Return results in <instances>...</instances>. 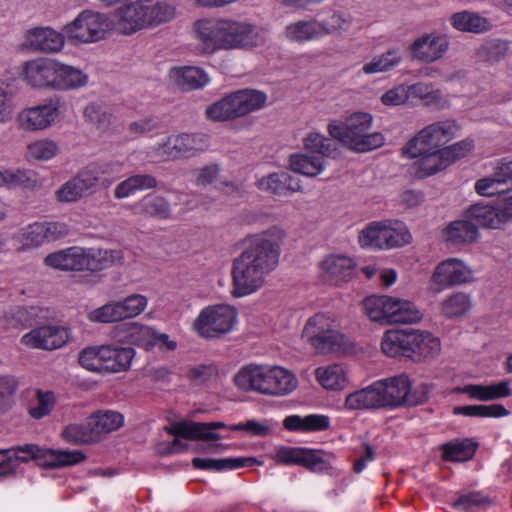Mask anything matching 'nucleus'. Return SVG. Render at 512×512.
Masks as SVG:
<instances>
[{"label": "nucleus", "instance_id": "nucleus-1", "mask_svg": "<svg viewBox=\"0 0 512 512\" xmlns=\"http://www.w3.org/2000/svg\"><path fill=\"white\" fill-rule=\"evenodd\" d=\"M279 256L280 245L272 234L265 232L250 238L233 261L232 295L242 297L260 288L265 275L278 265Z\"/></svg>", "mask_w": 512, "mask_h": 512}, {"label": "nucleus", "instance_id": "nucleus-2", "mask_svg": "<svg viewBox=\"0 0 512 512\" xmlns=\"http://www.w3.org/2000/svg\"><path fill=\"white\" fill-rule=\"evenodd\" d=\"M328 131L332 139L319 133H309L307 135L304 139L305 148L311 153L319 154V156L292 154L289 157V167L293 172L309 177L320 174L325 165L323 158H336L338 155L334 140L338 142L339 146L352 150V124L349 119L330 122Z\"/></svg>", "mask_w": 512, "mask_h": 512}, {"label": "nucleus", "instance_id": "nucleus-3", "mask_svg": "<svg viewBox=\"0 0 512 512\" xmlns=\"http://www.w3.org/2000/svg\"><path fill=\"white\" fill-rule=\"evenodd\" d=\"M195 30L202 51L207 54L220 49L256 47L263 41L254 26L232 20H199L195 23Z\"/></svg>", "mask_w": 512, "mask_h": 512}, {"label": "nucleus", "instance_id": "nucleus-4", "mask_svg": "<svg viewBox=\"0 0 512 512\" xmlns=\"http://www.w3.org/2000/svg\"><path fill=\"white\" fill-rule=\"evenodd\" d=\"M381 349L388 357L427 363L439 355L441 344L430 332L408 328L386 331Z\"/></svg>", "mask_w": 512, "mask_h": 512}, {"label": "nucleus", "instance_id": "nucleus-5", "mask_svg": "<svg viewBox=\"0 0 512 512\" xmlns=\"http://www.w3.org/2000/svg\"><path fill=\"white\" fill-rule=\"evenodd\" d=\"M233 381L235 386L242 391H257L272 396L287 395L298 385L296 377L282 367L267 368L255 364L242 367L234 376Z\"/></svg>", "mask_w": 512, "mask_h": 512}, {"label": "nucleus", "instance_id": "nucleus-6", "mask_svg": "<svg viewBox=\"0 0 512 512\" xmlns=\"http://www.w3.org/2000/svg\"><path fill=\"white\" fill-rule=\"evenodd\" d=\"M121 259L120 251L73 246L48 254L44 258V263L61 271L98 272L120 262Z\"/></svg>", "mask_w": 512, "mask_h": 512}, {"label": "nucleus", "instance_id": "nucleus-7", "mask_svg": "<svg viewBox=\"0 0 512 512\" xmlns=\"http://www.w3.org/2000/svg\"><path fill=\"white\" fill-rule=\"evenodd\" d=\"M47 310L37 306L18 307L14 320L23 327H34L22 337V343L37 349L53 350L68 341V331L64 327L44 325Z\"/></svg>", "mask_w": 512, "mask_h": 512}, {"label": "nucleus", "instance_id": "nucleus-8", "mask_svg": "<svg viewBox=\"0 0 512 512\" xmlns=\"http://www.w3.org/2000/svg\"><path fill=\"white\" fill-rule=\"evenodd\" d=\"M363 308L370 320L381 324H411L422 319L414 303L386 295L365 298Z\"/></svg>", "mask_w": 512, "mask_h": 512}, {"label": "nucleus", "instance_id": "nucleus-9", "mask_svg": "<svg viewBox=\"0 0 512 512\" xmlns=\"http://www.w3.org/2000/svg\"><path fill=\"white\" fill-rule=\"evenodd\" d=\"M267 95L259 90L243 89L230 93L209 105L206 116L213 121H228L263 108Z\"/></svg>", "mask_w": 512, "mask_h": 512}, {"label": "nucleus", "instance_id": "nucleus-10", "mask_svg": "<svg viewBox=\"0 0 512 512\" xmlns=\"http://www.w3.org/2000/svg\"><path fill=\"white\" fill-rule=\"evenodd\" d=\"M378 382L384 407L415 406L428 400L429 385L421 383L412 388V382L405 373Z\"/></svg>", "mask_w": 512, "mask_h": 512}, {"label": "nucleus", "instance_id": "nucleus-11", "mask_svg": "<svg viewBox=\"0 0 512 512\" xmlns=\"http://www.w3.org/2000/svg\"><path fill=\"white\" fill-rule=\"evenodd\" d=\"M12 450L16 462L28 463L32 460L44 469L72 466L86 459V455L80 450H54L32 443L12 446Z\"/></svg>", "mask_w": 512, "mask_h": 512}, {"label": "nucleus", "instance_id": "nucleus-12", "mask_svg": "<svg viewBox=\"0 0 512 512\" xmlns=\"http://www.w3.org/2000/svg\"><path fill=\"white\" fill-rule=\"evenodd\" d=\"M459 125L455 120L446 119L432 123L423 128L403 148V155L416 158L418 154L427 153L430 150L441 149L457 134Z\"/></svg>", "mask_w": 512, "mask_h": 512}, {"label": "nucleus", "instance_id": "nucleus-13", "mask_svg": "<svg viewBox=\"0 0 512 512\" xmlns=\"http://www.w3.org/2000/svg\"><path fill=\"white\" fill-rule=\"evenodd\" d=\"M302 338L311 344L318 354L339 352L344 345V335L331 329L324 314H315L307 321Z\"/></svg>", "mask_w": 512, "mask_h": 512}, {"label": "nucleus", "instance_id": "nucleus-14", "mask_svg": "<svg viewBox=\"0 0 512 512\" xmlns=\"http://www.w3.org/2000/svg\"><path fill=\"white\" fill-rule=\"evenodd\" d=\"M236 310L228 305H215L203 309L194 326L200 336L216 338L228 333L234 326Z\"/></svg>", "mask_w": 512, "mask_h": 512}, {"label": "nucleus", "instance_id": "nucleus-15", "mask_svg": "<svg viewBox=\"0 0 512 512\" xmlns=\"http://www.w3.org/2000/svg\"><path fill=\"white\" fill-rule=\"evenodd\" d=\"M323 450L282 446L276 451V461L284 465H299L312 472H324L331 468Z\"/></svg>", "mask_w": 512, "mask_h": 512}, {"label": "nucleus", "instance_id": "nucleus-16", "mask_svg": "<svg viewBox=\"0 0 512 512\" xmlns=\"http://www.w3.org/2000/svg\"><path fill=\"white\" fill-rule=\"evenodd\" d=\"M98 181V167L91 164L56 191L57 200L60 202L77 201L79 198L92 193V189Z\"/></svg>", "mask_w": 512, "mask_h": 512}, {"label": "nucleus", "instance_id": "nucleus-17", "mask_svg": "<svg viewBox=\"0 0 512 512\" xmlns=\"http://www.w3.org/2000/svg\"><path fill=\"white\" fill-rule=\"evenodd\" d=\"M431 282L437 286L436 291L468 283L472 280V271L462 261L451 258L440 262L431 275Z\"/></svg>", "mask_w": 512, "mask_h": 512}, {"label": "nucleus", "instance_id": "nucleus-18", "mask_svg": "<svg viewBox=\"0 0 512 512\" xmlns=\"http://www.w3.org/2000/svg\"><path fill=\"white\" fill-rule=\"evenodd\" d=\"M58 61L39 58L23 64L26 83L35 88L56 89Z\"/></svg>", "mask_w": 512, "mask_h": 512}, {"label": "nucleus", "instance_id": "nucleus-19", "mask_svg": "<svg viewBox=\"0 0 512 512\" xmlns=\"http://www.w3.org/2000/svg\"><path fill=\"white\" fill-rule=\"evenodd\" d=\"M449 45L446 35L432 32L415 39L410 45V51L415 59L424 63H432L445 55Z\"/></svg>", "mask_w": 512, "mask_h": 512}, {"label": "nucleus", "instance_id": "nucleus-20", "mask_svg": "<svg viewBox=\"0 0 512 512\" xmlns=\"http://www.w3.org/2000/svg\"><path fill=\"white\" fill-rule=\"evenodd\" d=\"M465 212L477 231L479 228L499 229L506 223L499 201L495 205L479 202L470 205Z\"/></svg>", "mask_w": 512, "mask_h": 512}, {"label": "nucleus", "instance_id": "nucleus-21", "mask_svg": "<svg viewBox=\"0 0 512 512\" xmlns=\"http://www.w3.org/2000/svg\"><path fill=\"white\" fill-rule=\"evenodd\" d=\"M115 31L129 35L146 26L143 0L124 5L113 16Z\"/></svg>", "mask_w": 512, "mask_h": 512}, {"label": "nucleus", "instance_id": "nucleus-22", "mask_svg": "<svg viewBox=\"0 0 512 512\" xmlns=\"http://www.w3.org/2000/svg\"><path fill=\"white\" fill-rule=\"evenodd\" d=\"M321 279L330 285H340L352 278V259L344 255H330L321 262Z\"/></svg>", "mask_w": 512, "mask_h": 512}, {"label": "nucleus", "instance_id": "nucleus-23", "mask_svg": "<svg viewBox=\"0 0 512 512\" xmlns=\"http://www.w3.org/2000/svg\"><path fill=\"white\" fill-rule=\"evenodd\" d=\"M77 23L84 22L88 27V34L81 36V42H95L107 37V34L114 31V21L106 14L85 10L77 18Z\"/></svg>", "mask_w": 512, "mask_h": 512}, {"label": "nucleus", "instance_id": "nucleus-24", "mask_svg": "<svg viewBox=\"0 0 512 512\" xmlns=\"http://www.w3.org/2000/svg\"><path fill=\"white\" fill-rule=\"evenodd\" d=\"M63 45L64 36L49 27H36L27 32L26 46L34 51L57 52Z\"/></svg>", "mask_w": 512, "mask_h": 512}, {"label": "nucleus", "instance_id": "nucleus-25", "mask_svg": "<svg viewBox=\"0 0 512 512\" xmlns=\"http://www.w3.org/2000/svg\"><path fill=\"white\" fill-rule=\"evenodd\" d=\"M57 103L29 108L20 114L21 126L26 130H42L47 128L58 116Z\"/></svg>", "mask_w": 512, "mask_h": 512}, {"label": "nucleus", "instance_id": "nucleus-26", "mask_svg": "<svg viewBox=\"0 0 512 512\" xmlns=\"http://www.w3.org/2000/svg\"><path fill=\"white\" fill-rule=\"evenodd\" d=\"M103 373H117L127 371L135 356L132 347L102 346Z\"/></svg>", "mask_w": 512, "mask_h": 512}, {"label": "nucleus", "instance_id": "nucleus-27", "mask_svg": "<svg viewBox=\"0 0 512 512\" xmlns=\"http://www.w3.org/2000/svg\"><path fill=\"white\" fill-rule=\"evenodd\" d=\"M203 428H205L204 422L182 420L164 426L163 430L169 435L187 440L218 441L221 439L219 434H203Z\"/></svg>", "mask_w": 512, "mask_h": 512}, {"label": "nucleus", "instance_id": "nucleus-28", "mask_svg": "<svg viewBox=\"0 0 512 512\" xmlns=\"http://www.w3.org/2000/svg\"><path fill=\"white\" fill-rule=\"evenodd\" d=\"M169 77L183 91H191L203 87L208 81L207 74L194 66L174 67Z\"/></svg>", "mask_w": 512, "mask_h": 512}, {"label": "nucleus", "instance_id": "nucleus-29", "mask_svg": "<svg viewBox=\"0 0 512 512\" xmlns=\"http://www.w3.org/2000/svg\"><path fill=\"white\" fill-rule=\"evenodd\" d=\"M456 391L483 402L509 397L512 394L508 381H501L491 385L469 384L462 388H457Z\"/></svg>", "mask_w": 512, "mask_h": 512}, {"label": "nucleus", "instance_id": "nucleus-30", "mask_svg": "<svg viewBox=\"0 0 512 512\" xmlns=\"http://www.w3.org/2000/svg\"><path fill=\"white\" fill-rule=\"evenodd\" d=\"M444 237L451 244L472 243L478 240L480 234L474 224L463 213V219L452 221L444 230Z\"/></svg>", "mask_w": 512, "mask_h": 512}, {"label": "nucleus", "instance_id": "nucleus-31", "mask_svg": "<svg viewBox=\"0 0 512 512\" xmlns=\"http://www.w3.org/2000/svg\"><path fill=\"white\" fill-rule=\"evenodd\" d=\"M450 23L458 31L475 34L487 32L492 28L489 19L467 10L452 14Z\"/></svg>", "mask_w": 512, "mask_h": 512}, {"label": "nucleus", "instance_id": "nucleus-32", "mask_svg": "<svg viewBox=\"0 0 512 512\" xmlns=\"http://www.w3.org/2000/svg\"><path fill=\"white\" fill-rule=\"evenodd\" d=\"M254 464H260V462L254 457H239L225 459L195 457L192 459V465L195 469L212 471L235 470L242 467H249Z\"/></svg>", "mask_w": 512, "mask_h": 512}, {"label": "nucleus", "instance_id": "nucleus-33", "mask_svg": "<svg viewBox=\"0 0 512 512\" xmlns=\"http://www.w3.org/2000/svg\"><path fill=\"white\" fill-rule=\"evenodd\" d=\"M419 159L414 163V174L418 178L431 176L449 166L441 149L430 150L427 153L418 154Z\"/></svg>", "mask_w": 512, "mask_h": 512}, {"label": "nucleus", "instance_id": "nucleus-34", "mask_svg": "<svg viewBox=\"0 0 512 512\" xmlns=\"http://www.w3.org/2000/svg\"><path fill=\"white\" fill-rule=\"evenodd\" d=\"M328 29L317 21H298L286 27V37L293 42L318 39L327 34Z\"/></svg>", "mask_w": 512, "mask_h": 512}, {"label": "nucleus", "instance_id": "nucleus-35", "mask_svg": "<svg viewBox=\"0 0 512 512\" xmlns=\"http://www.w3.org/2000/svg\"><path fill=\"white\" fill-rule=\"evenodd\" d=\"M283 426L289 431H324L330 426V419L325 415L311 414L305 417L299 415L287 416Z\"/></svg>", "mask_w": 512, "mask_h": 512}, {"label": "nucleus", "instance_id": "nucleus-36", "mask_svg": "<svg viewBox=\"0 0 512 512\" xmlns=\"http://www.w3.org/2000/svg\"><path fill=\"white\" fill-rule=\"evenodd\" d=\"M478 444L470 439L454 440L442 445V457L451 462H464L473 458Z\"/></svg>", "mask_w": 512, "mask_h": 512}, {"label": "nucleus", "instance_id": "nucleus-37", "mask_svg": "<svg viewBox=\"0 0 512 512\" xmlns=\"http://www.w3.org/2000/svg\"><path fill=\"white\" fill-rule=\"evenodd\" d=\"M358 241L363 248L386 249L387 245V221L371 222L360 231Z\"/></svg>", "mask_w": 512, "mask_h": 512}, {"label": "nucleus", "instance_id": "nucleus-38", "mask_svg": "<svg viewBox=\"0 0 512 512\" xmlns=\"http://www.w3.org/2000/svg\"><path fill=\"white\" fill-rule=\"evenodd\" d=\"M156 179L149 174H136L119 183L114 191L117 199H123L133 195L137 191L155 188Z\"/></svg>", "mask_w": 512, "mask_h": 512}, {"label": "nucleus", "instance_id": "nucleus-39", "mask_svg": "<svg viewBox=\"0 0 512 512\" xmlns=\"http://www.w3.org/2000/svg\"><path fill=\"white\" fill-rule=\"evenodd\" d=\"M93 432L97 434V441H100L103 434H108L123 425L122 414L115 411L96 412L88 417Z\"/></svg>", "mask_w": 512, "mask_h": 512}, {"label": "nucleus", "instance_id": "nucleus-40", "mask_svg": "<svg viewBox=\"0 0 512 512\" xmlns=\"http://www.w3.org/2000/svg\"><path fill=\"white\" fill-rule=\"evenodd\" d=\"M55 90L77 89L86 85L88 76L80 69L58 62Z\"/></svg>", "mask_w": 512, "mask_h": 512}, {"label": "nucleus", "instance_id": "nucleus-41", "mask_svg": "<svg viewBox=\"0 0 512 512\" xmlns=\"http://www.w3.org/2000/svg\"><path fill=\"white\" fill-rule=\"evenodd\" d=\"M146 26H158L170 21L175 15V9L166 2H153L152 0H143Z\"/></svg>", "mask_w": 512, "mask_h": 512}, {"label": "nucleus", "instance_id": "nucleus-42", "mask_svg": "<svg viewBox=\"0 0 512 512\" xmlns=\"http://www.w3.org/2000/svg\"><path fill=\"white\" fill-rule=\"evenodd\" d=\"M509 51V43L502 39L486 40L476 51V56L483 62L495 64L503 60Z\"/></svg>", "mask_w": 512, "mask_h": 512}, {"label": "nucleus", "instance_id": "nucleus-43", "mask_svg": "<svg viewBox=\"0 0 512 512\" xmlns=\"http://www.w3.org/2000/svg\"><path fill=\"white\" fill-rule=\"evenodd\" d=\"M472 307V301L469 294L456 292L447 297L441 303V313L449 318H457L465 315Z\"/></svg>", "mask_w": 512, "mask_h": 512}, {"label": "nucleus", "instance_id": "nucleus-44", "mask_svg": "<svg viewBox=\"0 0 512 512\" xmlns=\"http://www.w3.org/2000/svg\"><path fill=\"white\" fill-rule=\"evenodd\" d=\"M509 413L510 412L502 404L467 405L456 406L453 408V414L464 415L468 417L499 418L508 416Z\"/></svg>", "mask_w": 512, "mask_h": 512}, {"label": "nucleus", "instance_id": "nucleus-45", "mask_svg": "<svg viewBox=\"0 0 512 512\" xmlns=\"http://www.w3.org/2000/svg\"><path fill=\"white\" fill-rule=\"evenodd\" d=\"M62 437L69 443L89 444L97 441V434L93 432L89 419L84 423L70 424L62 431Z\"/></svg>", "mask_w": 512, "mask_h": 512}, {"label": "nucleus", "instance_id": "nucleus-46", "mask_svg": "<svg viewBox=\"0 0 512 512\" xmlns=\"http://www.w3.org/2000/svg\"><path fill=\"white\" fill-rule=\"evenodd\" d=\"M402 61L400 52L396 49H390L380 56H376L371 62L363 66L365 74H372L378 72H387L392 70Z\"/></svg>", "mask_w": 512, "mask_h": 512}, {"label": "nucleus", "instance_id": "nucleus-47", "mask_svg": "<svg viewBox=\"0 0 512 512\" xmlns=\"http://www.w3.org/2000/svg\"><path fill=\"white\" fill-rule=\"evenodd\" d=\"M128 325L127 336L130 344L144 347L146 350L151 349L155 346V330L139 324L137 322H131Z\"/></svg>", "mask_w": 512, "mask_h": 512}, {"label": "nucleus", "instance_id": "nucleus-48", "mask_svg": "<svg viewBox=\"0 0 512 512\" xmlns=\"http://www.w3.org/2000/svg\"><path fill=\"white\" fill-rule=\"evenodd\" d=\"M290 173L275 172L258 181L261 190L267 191L276 196H288Z\"/></svg>", "mask_w": 512, "mask_h": 512}, {"label": "nucleus", "instance_id": "nucleus-49", "mask_svg": "<svg viewBox=\"0 0 512 512\" xmlns=\"http://www.w3.org/2000/svg\"><path fill=\"white\" fill-rule=\"evenodd\" d=\"M492 504L493 501L491 498L483 495L481 492L473 491L459 495V497L453 501L452 507L464 512H476L480 509L487 508Z\"/></svg>", "mask_w": 512, "mask_h": 512}, {"label": "nucleus", "instance_id": "nucleus-50", "mask_svg": "<svg viewBox=\"0 0 512 512\" xmlns=\"http://www.w3.org/2000/svg\"><path fill=\"white\" fill-rule=\"evenodd\" d=\"M354 402L356 403L354 408L358 409L384 407L379 382H375L364 389L354 392Z\"/></svg>", "mask_w": 512, "mask_h": 512}, {"label": "nucleus", "instance_id": "nucleus-51", "mask_svg": "<svg viewBox=\"0 0 512 512\" xmlns=\"http://www.w3.org/2000/svg\"><path fill=\"white\" fill-rule=\"evenodd\" d=\"M141 212L147 216L158 219H167L170 216V205L161 196L147 195L140 201Z\"/></svg>", "mask_w": 512, "mask_h": 512}, {"label": "nucleus", "instance_id": "nucleus-52", "mask_svg": "<svg viewBox=\"0 0 512 512\" xmlns=\"http://www.w3.org/2000/svg\"><path fill=\"white\" fill-rule=\"evenodd\" d=\"M36 180L32 178V172L26 170H0V187L9 189L16 187L30 188L33 187Z\"/></svg>", "mask_w": 512, "mask_h": 512}, {"label": "nucleus", "instance_id": "nucleus-53", "mask_svg": "<svg viewBox=\"0 0 512 512\" xmlns=\"http://www.w3.org/2000/svg\"><path fill=\"white\" fill-rule=\"evenodd\" d=\"M317 381L325 389H342L345 384V378L342 375V369L338 366L319 367L315 370Z\"/></svg>", "mask_w": 512, "mask_h": 512}, {"label": "nucleus", "instance_id": "nucleus-54", "mask_svg": "<svg viewBox=\"0 0 512 512\" xmlns=\"http://www.w3.org/2000/svg\"><path fill=\"white\" fill-rule=\"evenodd\" d=\"M89 319L98 323H112L126 318L122 312L120 302L111 301L91 311L89 313Z\"/></svg>", "mask_w": 512, "mask_h": 512}, {"label": "nucleus", "instance_id": "nucleus-55", "mask_svg": "<svg viewBox=\"0 0 512 512\" xmlns=\"http://www.w3.org/2000/svg\"><path fill=\"white\" fill-rule=\"evenodd\" d=\"M84 117L99 130H107L112 124L113 114L100 104L90 103L84 109Z\"/></svg>", "mask_w": 512, "mask_h": 512}, {"label": "nucleus", "instance_id": "nucleus-56", "mask_svg": "<svg viewBox=\"0 0 512 512\" xmlns=\"http://www.w3.org/2000/svg\"><path fill=\"white\" fill-rule=\"evenodd\" d=\"M385 143L380 132L354 133V153H366L375 150Z\"/></svg>", "mask_w": 512, "mask_h": 512}, {"label": "nucleus", "instance_id": "nucleus-57", "mask_svg": "<svg viewBox=\"0 0 512 512\" xmlns=\"http://www.w3.org/2000/svg\"><path fill=\"white\" fill-rule=\"evenodd\" d=\"M17 388L18 381L14 376H0V413L11 409Z\"/></svg>", "mask_w": 512, "mask_h": 512}, {"label": "nucleus", "instance_id": "nucleus-58", "mask_svg": "<svg viewBox=\"0 0 512 512\" xmlns=\"http://www.w3.org/2000/svg\"><path fill=\"white\" fill-rule=\"evenodd\" d=\"M411 240V234L406 226L401 222H387V245L386 249L402 247Z\"/></svg>", "mask_w": 512, "mask_h": 512}, {"label": "nucleus", "instance_id": "nucleus-59", "mask_svg": "<svg viewBox=\"0 0 512 512\" xmlns=\"http://www.w3.org/2000/svg\"><path fill=\"white\" fill-rule=\"evenodd\" d=\"M100 353H102V346L83 349L79 354V364L89 371L103 373V362Z\"/></svg>", "mask_w": 512, "mask_h": 512}, {"label": "nucleus", "instance_id": "nucleus-60", "mask_svg": "<svg viewBox=\"0 0 512 512\" xmlns=\"http://www.w3.org/2000/svg\"><path fill=\"white\" fill-rule=\"evenodd\" d=\"M119 302L126 319L139 315L147 305L146 297L140 294L129 295Z\"/></svg>", "mask_w": 512, "mask_h": 512}, {"label": "nucleus", "instance_id": "nucleus-61", "mask_svg": "<svg viewBox=\"0 0 512 512\" xmlns=\"http://www.w3.org/2000/svg\"><path fill=\"white\" fill-rule=\"evenodd\" d=\"M28 152L37 160H48L55 156L57 145L50 140L37 141L28 146Z\"/></svg>", "mask_w": 512, "mask_h": 512}, {"label": "nucleus", "instance_id": "nucleus-62", "mask_svg": "<svg viewBox=\"0 0 512 512\" xmlns=\"http://www.w3.org/2000/svg\"><path fill=\"white\" fill-rule=\"evenodd\" d=\"M475 190L479 195L488 197L506 192V189L502 187L495 173L490 177L477 180Z\"/></svg>", "mask_w": 512, "mask_h": 512}, {"label": "nucleus", "instance_id": "nucleus-63", "mask_svg": "<svg viewBox=\"0 0 512 512\" xmlns=\"http://www.w3.org/2000/svg\"><path fill=\"white\" fill-rule=\"evenodd\" d=\"M42 223L35 222L22 229V241L25 246H39L45 242Z\"/></svg>", "mask_w": 512, "mask_h": 512}, {"label": "nucleus", "instance_id": "nucleus-64", "mask_svg": "<svg viewBox=\"0 0 512 512\" xmlns=\"http://www.w3.org/2000/svg\"><path fill=\"white\" fill-rule=\"evenodd\" d=\"M473 148V142L468 140H463L457 143H454L450 146L444 147L441 149L445 159L449 161V165L454 163L456 160L465 157Z\"/></svg>", "mask_w": 512, "mask_h": 512}]
</instances>
